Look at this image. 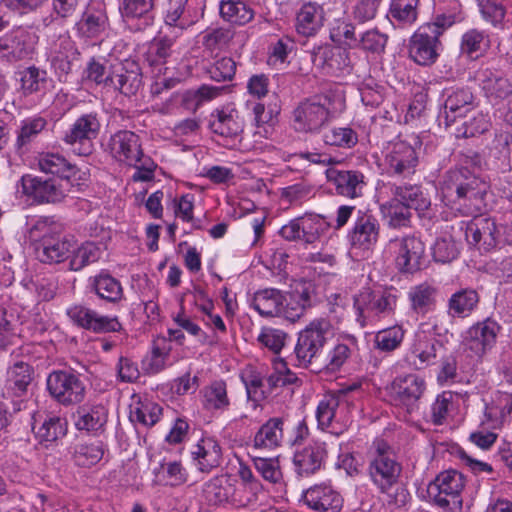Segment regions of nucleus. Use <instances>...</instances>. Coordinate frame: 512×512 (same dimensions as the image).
<instances>
[{
  "instance_id": "16",
  "label": "nucleus",
  "mask_w": 512,
  "mask_h": 512,
  "mask_svg": "<svg viewBox=\"0 0 512 512\" xmlns=\"http://www.w3.org/2000/svg\"><path fill=\"white\" fill-rule=\"evenodd\" d=\"M108 149L116 161L126 165H138L144 156L139 136L128 130L114 133L109 139Z\"/></svg>"
},
{
  "instance_id": "25",
  "label": "nucleus",
  "mask_w": 512,
  "mask_h": 512,
  "mask_svg": "<svg viewBox=\"0 0 512 512\" xmlns=\"http://www.w3.org/2000/svg\"><path fill=\"white\" fill-rule=\"evenodd\" d=\"M326 456L325 443L313 442L295 452L293 463L299 475L310 476L321 469Z\"/></svg>"
},
{
  "instance_id": "2",
  "label": "nucleus",
  "mask_w": 512,
  "mask_h": 512,
  "mask_svg": "<svg viewBox=\"0 0 512 512\" xmlns=\"http://www.w3.org/2000/svg\"><path fill=\"white\" fill-rule=\"evenodd\" d=\"M334 104L333 97L323 93L303 99L292 113L294 129L304 133H319L336 117Z\"/></svg>"
},
{
  "instance_id": "32",
  "label": "nucleus",
  "mask_w": 512,
  "mask_h": 512,
  "mask_svg": "<svg viewBox=\"0 0 512 512\" xmlns=\"http://www.w3.org/2000/svg\"><path fill=\"white\" fill-rule=\"evenodd\" d=\"M391 194L396 200L401 201L407 207L419 213L425 212L431 206L430 197L419 185H393L391 187Z\"/></svg>"
},
{
  "instance_id": "59",
  "label": "nucleus",
  "mask_w": 512,
  "mask_h": 512,
  "mask_svg": "<svg viewBox=\"0 0 512 512\" xmlns=\"http://www.w3.org/2000/svg\"><path fill=\"white\" fill-rule=\"evenodd\" d=\"M322 138L325 144L341 148H352L358 142L357 133L350 127H333Z\"/></svg>"
},
{
  "instance_id": "47",
  "label": "nucleus",
  "mask_w": 512,
  "mask_h": 512,
  "mask_svg": "<svg viewBox=\"0 0 512 512\" xmlns=\"http://www.w3.org/2000/svg\"><path fill=\"white\" fill-rule=\"evenodd\" d=\"M155 482L178 486L186 482L187 475L185 469L180 462H159L158 466L153 469Z\"/></svg>"
},
{
  "instance_id": "28",
  "label": "nucleus",
  "mask_w": 512,
  "mask_h": 512,
  "mask_svg": "<svg viewBox=\"0 0 512 512\" xmlns=\"http://www.w3.org/2000/svg\"><path fill=\"white\" fill-rule=\"evenodd\" d=\"M154 6L155 0H121L119 11L126 22H141L136 26V30H144L154 23V16L151 13Z\"/></svg>"
},
{
  "instance_id": "30",
  "label": "nucleus",
  "mask_w": 512,
  "mask_h": 512,
  "mask_svg": "<svg viewBox=\"0 0 512 512\" xmlns=\"http://www.w3.org/2000/svg\"><path fill=\"white\" fill-rule=\"evenodd\" d=\"M486 95L494 99H505L512 94V82L499 70L483 69L477 76Z\"/></svg>"
},
{
  "instance_id": "26",
  "label": "nucleus",
  "mask_w": 512,
  "mask_h": 512,
  "mask_svg": "<svg viewBox=\"0 0 512 512\" xmlns=\"http://www.w3.org/2000/svg\"><path fill=\"white\" fill-rule=\"evenodd\" d=\"M280 316L290 322L299 320L306 310L312 306L311 285L305 283L297 285L288 297H284Z\"/></svg>"
},
{
  "instance_id": "31",
  "label": "nucleus",
  "mask_w": 512,
  "mask_h": 512,
  "mask_svg": "<svg viewBox=\"0 0 512 512\" xmlns=\"http://www.w3.org/2000/svg\"><path fill=\"white\" fill-rule=\"evenodd\" d=\"M187 3L188 0H168L164 22L175 36H178L196 23V20L186 7Z\"/></svg>"
},
{
  "instance_id": "38",
  "label": "nucleus",
  "mask_w": 512,
  "mask_h": 512,
  "mask_svg": "<svg viewBox=\"0 0 512 512\" xmlns=\"http://www.w3.org/2000/svg\"><path fill=\"white\" fill-rule=\"evenodd\" d=\"M479 295L474 289L465 288L456 291L448 300V314L452 317L469 316L477 307Z\"/></svg>"
},
{
  "instance_id": "57",
  "label": "nucleus",
  "mask_w": 512,
  "mask_h": 512,
  "mask_svg": "<svg viewBox=\"0 0 512 512\" xmlns=\"http://www.w3.org/2000/svg\"><path fill=\"white\" fill-rule=\"evenodd\" d=\"M71 253L69 268L72 271H80L100 258V250L92 242L82 244L76 250L71 251Z\"/></svg>"
},
{
  "instance_id": "7",
  "label": "nucleus",
  "mask_w": 512,
  "mask_h": 512,
  "mask_svg": "<svg viewBox=\"0 0 512 512\" xmlns=\"http://www.w3.org/2000/svg\"><path fill=\"white\" fill-rule=\"evenodd\" d=\"M100 127L96 112L82 114L64 132L62 140L73 146V151L77 155L88 156L92 153V140L97 137Z\"/></svg>"
},
{
  "instance_id": "29",
  "label": "nucleus",
  "mask_w": 512,
  "mask_h": 512,
  "mask_svg": "<svg viewBox=\"0 0 512 512\" xmlns=\"http://www.w3.org/2000/svg\"><path fill=\"white\" fill-rule=\"evenodd\" d=\"M305 503L320 512H338L342 507V497L328 486H314L304 494Z\"/></svg>"
},
{
  "instance_id": "56",
  "label": "nucleus",
  "mask_w": 512,
  "mask_h": 512,
  "mask_svg": "<svg viewBox=\"0 0 512 512\" xmlns=\"http://www.w3.org/2000/svg\"><path fill=\"white\" fill-rule=\"evenodd\" d=\"M418 5L419 0H392L389 12L395 21L410 25L417 19Z\"/></svg>"
},
{
  "instance_id": "3",
  "label": "nucleus",
  "mask_w": 512,
  "mask_h": 512,
  "mask_svg": "<svg viewBox=\"0 0 512 512\" xmlns=\"http://www.w3.org/2000/svg\"><path fill=\"white\" fill-rule=\"evenodd\" d=\"M331 325L326 319L313 320L298 336L295 355L300 366L305 368L316 364L322 358V351L331 337Z\"/></svg>"
},
{
  "instance_id": "46",
  "label": "nucleus",
  "mask_w": 512,
  "mask_h": 512,
  "mask_svg": "<svg viewBox=\"0 0 512 512\" xmlns=\"http://www.w3.org/2000/svg\"><path fill=\"white\" fill-rule=\"evenodd\" d=\"M384 216L388 219V224L393 228L408 227L411 222L412 212L409 207L401 201L396 200L394 196L381 206Z\"/></svg>"
},
{
  "instance_id": "5",
  "label": "nucleus",
  "mask_w": 512,
  "mask_h": 512,
  "mask_svg": "<svg viewBox=\"0 0 512 512\" xmlns=\"http://www.w3.org/2000/svg\"><path fill=\"white\" fill-rule=\"evenodd\" d=\"M464 486L465 480L462 473L451 469L441 472L428 485L427 493L437 506L455 510L462 506L461 492Z\"/></svg>"
},
{
  "instance_id": "42",
  "label": "nucleus",
  "mask_w": 512,
  "mask_h": 512,
  "mask_svg": "<svg viewBox=\"0 0 512 512\" xmlns=\"http://www.w3.org/2000/svg\"><path fill=\"white\" fill-rule=\"evenodd\" d=\"M192 454L198 460L199 469L202 472H207L220 464L221 448L211 439L201 440Z\"/></svg>"
},
{
  "instance_id": "44",
  "label": "nucleus",
  "mask_w": 512,
  "mask_h": 512,
  "mask_svg": "<svg viewBox=\"0 0 512 512\" xmlns=\"http://www.w3.org/2000/svg\"><path fill=\"white\" fill-rule=\"evenodd\" d=\"M360 29V24H353L345 20H338L330 29V39L338 45L346 46L350 49H356Z\"/></svg>"
},
{
  "instance_id": "37",
  "label": "nucleus",
  "mask_w": 512,
  "mask_h": 512,
  "mask_svg": "<svg viewBox=\"0 0 512 512\" xmlns=\"http://www.w3.org/2000/svg\"><path fill=\"white\" fill-rule=\"evenodd\" d=\"M312 62L322 69L342 70L349 65V57L345 51L324 45L313 50Z\"/></svg>"
},
{
  "instance_id": "34",
  "label": "nucleus",
  "mask_w": 512,
  "mask_h": 512,
  "mask_svg": "<svg viewBox=\"0 0 512 512\" xmlns=\"http://www.w3.org/2000/svg\"><path fill=\"white\" fill-rule=\"evenodd\" d=\"M34 370L23 361L14 363L7 371L6 389L16 397L24 396L33 380Z\"/></svg>"
},
{
  "instance_id": "54",
  "label": "nucleus",
  "mask_w": 512,
  "mask_h": 512,
  "mask_svg": "<svg viewBox=\"0 0 512 512\" xmlns=\"http://www.w3.org/2000/svg\"><path fill=\"white\" fill-rule=\"evenodd\" d=\"M104 455V448L101 442L78 444L74 448L73 460L76 465L90 467L98 463Z\"/></svg>"
},
{
  "instance_id": "50",
  "label": "nucleus",
  "mask_w": 512,
  "mask_h": 512,
  "mask_svg": "<svg viewBox=\"0 0 512 512\" xmlns=\"http://www.w3.org/2000/svg\"><path fill=\"white\" fill-rule=\"evenodd\" d=\"M46 124V120L41 117L22 121L15 144L17 151L26 152L27 146L39 135Z\"/></svg>"
},
{
  "instance_id": "13",
  "label": "nucleus",
  "mask_w": 512,
  "mask_h": 512,
  "mask_svg": "<svg viewBox=\"0 0 512 512\" xmlns=\"http://www.w3.org/2000/svg\"><path fill=\"white\" fill-rule=\"evenodd\" d=\"M418 163L416 149L403 141L393 144L385 156L386 171L391 176L409 177L416 172Z\"/></svg>"
},
{
  "instance_id": "49",
  "label": "nucleus",
  "mask_w": 512,
  "mask_h": 512,
  "mask_svg": "<svg viewBox=\"0 0 512 512\" xmlns=\"http://www.w3.org/2000/svg\"><path fill=\"white\" fill-rule=\"evenodd\" d=\"M220 14L226 21L244 25L253 19V10L242 1H222Z\"/></svg>"
},
{
  "instance_id": "52",
  "label": "nucleus",
  "mask_w": 512,
  "mask_h": 512,
  "mask_svg": "<svg viewBox=\"0 0 512 512\" xmlns=\"http://www.w3.org/2000/svg\"><path fill=\"white\" fill-rule=\"evenodd\" d=\"M436 289L427 283L413 287L409 292L411 306L417 313L428 312L435 303Z\"/></svg>"
},
{
  "instance_id": "48",
  "label": "nucleus",
  "mask_w": 512,
  "mask_h": 512,
  "mask_svg": "<svg viewBox=\"0 0 512 512\" xmlns=\"http://www.w3.org/2000/svg\"><path fill=\"white\" fill-rule=\"evenodd\" d=\"M359 37L357 48L372 54H380L384 52L388 35L381 32L377 27L364 30L363 27L359 30Z\"/></svg>"
},
{
  "instance_id": "55",
  "label": "nucleus",
  "mask_w": 512,
  "mask_h": 512,
  "mask_svg": "<svg viewBox=\"0 0 512 512\" xmlns=\"http://www.w3.org/2000/svg\"><path fill=\"white\" fill-rule=\"evenodd\" d=\"M302 240L312 244L328 230V223L319 215H306L300 217Z\"/></svg>"
},
{
  "instance_id": "43",
  "label": "nucleus",
  "mask_w": 512,
  "mask_h": 512,
  "mask_svg": "<svg viewBox=\"0 0 512 512\" xmlns=\"http://www.w3.org/2000/svg\"><path fill=\"white\" fill-rule=\"evenodd\" d=\"M33 430L41 442H54L65 436L67 423L65 419L51 414L46 416L39 427L35 423Z\"/></svg>"
},
{
  "instance_id": "58",
  "label": "nucleus",
  "mask_w": 512,
  "mask_h": 512,
  "mask_svg": "<svg viewBox=\"0 0 512 512\" xmlns=\"http://www.w3.org/2000/svg\"><path fill=\"white\" fill-rule=\"evenodd\" d=\"M489 47L488 36L482 31L471 29L463 34L461 39V52L471 58L478 57Z\"/></svg>"
},
{
  "instance_id": "1",
  "label": "nucleus",
  "mask_w": 512,
  "mask_h": 512,
  "mask_svg": "<svg viewBox=\"0 0 512 512\" xmlns=\"http://www.w3.org/2000/svg\"><path fill=\"white\" fill-rule=\"evenodd\" d=\"M487 184L469 174L467 170H451L447 172L442 192L455 204L464 215L480 213L485 208Z\"/></svg>"
},
{
  "instance_id": "60",
  "label": "nucleus",
  "mask_w": 512,
  "mask_h": 512,
  "mask_svg": "<svg viewBox=\"0 0 512 512\" xmlns=\"http://www.w3.org/2000/svg\"><path fill=\"white\" fill-rule=\"evenodd\" d=\"M162 414V408L150 401L139 403L130 414V419L144 426L155 425Z\"/></svg>"
},
{
  "instance_id": "45",
  "label": "nucleus",
  "mask_w": 512,
  "mask_h": 512,
  "mask_svg": "<svg viewBox=\"0 0 512 512\" xmlns=\"http://www.w3.org/2000/svg\"><path fill=\"white\" fill-rule=\"evenodd\" d=\"M203 407L208 411L225 410L230 402L227 395L226 384L223 381H214L202 390Z\"/></svg>"
},
{
  "instance_id": "19",
  "label": "nucleus",
  "mask_w": 512,
  "mask_h": 512,
  "mask_svg": "<svg viewBox=\"0 0 512 512\" xmlns=\"http://www.w3.org/2000/svg\"><path fill=\"white\" fill-rule=\"evenodd\" d=\"M431 29V27L420 26L411 38L410 57L419 65L433 64L438 58L441 43Z\"/></svg>"
},
{
  "instance_id": "22",
  "label": "nucleus",
  "mask_w": 512,
  "mask_h": 512,
  "mask_svg": "<svg viewBox=\"0 0 512 512\" xmlns=\"http://www.w3.org/2000/svg\"><path fill=\"white\" fill-rule=\"evenodd\" d=\"M326 177L341 196L354 199L363 195L366 183L364 175L359 171L329 168L326 170Z\"/></svg>"
},
{
  "instance_id": "61",
  "label": "nucleus",
  "mask_w": 512,
  "mask_h": 512,
  "mask_svg": "<svg viewBox=\"0 0 512 512\" xmlns=\"http://www.w3.org/2000/svg\"><path fill=\"white\" fill-rule=\"evenodd\" d=\"M340 403L339 396H335L334 394L325 396L324 399L319 402L316 417L321 428L324 429L331 426Z\"/></svg>"
},
{
  "instance_id": "17",
  "label": "nucleus",
  "mask_w": 512,
  "mask_h": 512,
  "mask_svg": "<svg viewBox=\"0 0 512 512\" xmlns=\"http://www.w3.org/2000/svg\"><path fill=\"white\" fill-rule=\"evenodd\" d=\"M108 88L125 96L135 95L142 85V72L134 60H125L111 66V79Z\"/></svg>"
},
{
  "instance_id": "64",
  "label": "nucleus",
  "mask_w": 512,
  "mask_h": 512,
  "mask_svg": "<svg viewBox=\"0 0 512 512\" xmlns=\"http://www.w3.org/2000/svg\"><path fill=\"white\" fill-rule=\"evenodd\" d=\"M172 45V39L167 36L154 40L149 47L147 55L150 65L164 64L166 59L172 54Z\"/></svg>"
},
{
  "instance_id": "21",
  "label": "nucleus",
  "mask_w": 512,
  "mask_h": 512,
  "mask_svg": "<svg viewBox=\"0 0 512 512\" xmlns=\"http://www.w3.org/2000/svg\"><path fill=\"white\" fill-rule=\"evenodd\" d=\"M466 240L478 249L489 251L497 244L499 230L495 221L488 217H475L465 230Z\"/></svg>"
},
{
  "instance_id": "14",
  "label": "nucleus",
  "mask_w": 512,
  "mask_h": 512,
  "mask_svg": "<svg viewBox=\"0 0 512 512\" xmlns=\"http://www.w3.org/2000/svg\"><path fill=\"white\" fill-rule=\"evenodd\" d=\"M498 331V324L490 319L473 325L464 340L465 351L471 358H481L495 345Z\"/></svg>"
},
{
  "instance_id": "11",
  "label": "nucleus",
  "mask_w": 512,
  "mask_h": 512,
  "mask_svg": "<svg viewBox=\"0 0 512 512\" xmlns=\"http://www.w3.org/2000/svg\"><path fill=\"white\" fill-rule=\"evenodd\" d=\"M38 37L24 28H16L0 37V60L15 63L30 57Z\"/></svg>"
},
{
  "instance_id": "10",
  "label": "nucleus",
  "mask_w": 512,
  "mask_h": 512,
  "mask_svg": "<svg viewBox=\"0 0 512 512\" xmlns=\"http://www.w3.org/2000/svg\"><path fill=\"white\" fill-rule=\"evenodd\" d=\"M22 191L38 203H59L67 195L68 182L26 174L21 177Z\"/></svg>"
},
{
  "instance_id": "53",
  "label": "nucleus",
  "mask_w": 512,
  "mask_h": 512,
  "mask_svg": "<svg viewBox=\"0 0 512 512\" xmlns=\"http://www.w3.org/2000/svg\"><path fill=\"white\" fill-rule=\"evenodd\" d=\"M437 347H441V344L434 337L420 332L416 334L412 354L419 359L420 365L429 364L436 358Z\"/></svg>"
},
{
  "instance_id": "6",
  "label": "nucleus",
  "mask_w": 512,
  "mask_h": 512,
  "mask_svg": "<svg viewBox=\"0 0 512 512\" xmlns=\"http://www.w3.org/2000/svg\"><path fill=\"white\" fill-rule=\"evenodd\" d=\"M397 303V296L392 288H363L354 297V308L357 311V321L363 327L368 315L381 316L391 314Z\"/></svg>"
},
{
  "instance_id": "51",
  "label": "nucleus",
  "mask_w": 512,
  "mask_h": 512,
  "mask_svg": "<svg viewBox=\"0 0 512 512\" xmlns=\"http://www.w3.org/2000/svg\"><path fill=\"white\" fill-rule=\"evenodd\" d=\"M59 230L60 226L50 217H39L29 224L27 237L35 249L36 244L42 243L46 238L53 236Z\"/></svg>"
},
{
  "instance_id": "23",
  "label": "nucleus",
  "mask_w": 512,
  "mask_h": 512,
  "mask_svg": "<svg viewBox=\"0 0 512 512\" xmlns=\"http://www.w3.org/2000/svg\"><path fill=\"white\" fill-rule=\"evenodd\" d=\"M72 242L61 235L60 230L53 236L36 244V258L45 264H58L65 261L71 254Z\"/></svg>"
},
{
  "instance_id": "36",
  "label": "nucleus",
  "mask_w": 512,
  "mask_h": 512,
  "mask_svg": "<svg viewBox=\"0 0 512 512\" xmlns=\"http://www.w3.org/2000/svg\"><path fill=\"white\" fill-rule=\"evenodd\" d=\"M38 166L42 172L58 175L67 182L79 172L64 156L58 153H43L38 158Z\"/></svg>"
},
{
  "instance_id": "39",
  "label": "nucleus",
  "mask_w": 512,
  "mask_h": 512,
  "mask_svg": "<svg viewBox=\"0 0 512 512\" xmlns=\"http://www.w3.org/2000/svg\"><path fill=\"white\" fill-rule=\"evenodd\" d=\"M283 439V420L271 418L263 424L254 437L256 449H273L280 446Z\"/></svg>"
},
{
  "instance_id": "62",
  "label": "nucleus",
  "mask_w": 512,
  "mask_h": 512,
  "mask_svg": "<svg viewBox=\"0 0 512 512\" xmlns=\"http://www.w3.org/2000/svg\"><path fill=\"white\" fill-rule=\"evenodd\" d=\"M404 330L401 326H393L377 332L375 336L376 347L382 351H392L402 342Z\"/></svg>"
},
{
  "instance_id": "27",
  "label": "nucleus",
  "mask_w": 512,
  "mask_h": 512,
  "mask_svg": "<svg viewBox=\"0 0 512 512\" xmlns=\"http://www.w3.org/2000/svg\"><path fill=\"white\" fill-rule=\"evenodd\" d=\"M380 225L372 215L362 213L349 233V240L354 247L369 249L379 238Z\"/></svg>"
},
{
  "instance_id": "8",
  "label": "nucleus",
  "mask_w": 512,
  "mask_h": 512,
  "mask_svg": "<svg viewBox=\"0 0 512 512\" xmlns=\"http://www.w3.org/2000/svg\"><path fill=\"white\" fill-rule=\"evenodd\" d=\"M47 389L58 403L65 406L78 404L85 398L84 383L71 371L57 370L50 373Z\"/></svg>"
},
{
  "instance_id": "12",
  "label": "nucleus",
  "mask_w": 512,
  "mask_h": 512,
  "mask_svg": "<svg viewBox=\"0 0 512 512\" xmlns=\"http://www.w3.org/2000/svg\"><path fill=\"white\" fill-rule=\"evenodd\" d=\"M67 315L75 325L94 333L117 332L122 328L117 317L100 315L83 304H76L68 308Z\"/></svg>"
},
{
  "instance_id": "15",
  "label": "nucleus",
  "mask_w": 512,
  "mask_h": 512,
  "mask_svg": "<svg viewBox=\"0 0 512 512\" xmlns=\"http://www.w3.org/2000/svg\"><path fill=\"white\" fill-rule=\"evenodd\" d=\"M390 243L397 249L396 265L401 272L420 270L425 255V246L420 238L409 235L392 239Z\"/></svg>"
},
{
  "instance_id": "41",
  "label": "nucleus",
  "mask_w": 512,
  "mask_h": 512,
  "mask_svg": "<svg viewBox=\"0 0 512 512\" xmlns=\"http://www.w3.org/2000/svg\"><path fill=\"white\" fill-rule=\"evenodd\" d=\"M489 123L481 112L476 107L467 118L458 120L456 125H453V132L456 137L469 138L478 134H482L488 130Z\"/></svg>"
},
{
  "instance_id": "20",
  "label": "nucleus",
  "mask_w": 512,
  "mask_h": 512,
  "mask_svg": "<svg viewBox=\"0 0 512 512\" xmlns=\"http://www.w3.org/2000/svg\"><path fill=\"white\" fill-rule=\"evenodd\" d=\"M475 97L467 88H458L447 94L444 102V119L446 127H453L458 120L467 118L473 112Z\"/></svg>"
},
{
  "instance_id": "63",
  "label": "nucleus",
  "mask_w": 512,
  "mask_h": 512,
  "mask_svg": "<svg viewBox=\"0 0 512 512\" xmlns=\"http://www.w3.org/2000/svg\"><path fill=\"white\" fill-rule=\"evenodd\" d=\"M286 338L287 334L284 331L272 327H264L257 340L261 345L278 354L284 347Z\"/></svg>"
},
{
  "instance_id": "33",
  "label": "nucleus",
  "mask_w": 512,
  "mask_h": 512,
  "mask_svg": "<svg viewBox=\"0 0 512 512\" xmlns=\"http://www.w3.org/2000/svg\"><path fill=\"white\" fill-rule=\"evenodd\" d=\"M74 422L78 430L97 433L107 422V410L102 405L80 406L74 414Z\"/></svg>"
},
{
  "instance_id": "40",
  "label": "nucleus",
  "mask_w": 512,
  "mask_h": 512,
  "mask_svg": "<svg viewBox=\"0 0 512 512\" xmlns=\"http://www.w3.org/2000/svg\"><path fill=\"white\" fill-rule=\"evenodd\" d=\"M92 290L103 300L117 303L123 298L120 281L110 274L100 273L92 280Z\"/></svg>"
},
{
  "instance_id": "35",
  "label": "nucleus",
  "mask_w": 512,
  "mask_h": 512,
  "mask_svg": "<svg viewBox=\"0 0 512 512\" xmlns=\"http://www.w3.org/2000/svg\"><path fill=\"white\" fill-rule=\"evenodd\" d=\"M284 296L278 289L267 288L257 291L252 299L251 306L265 317L280 316Z\"/></svg>"
},
{
  "instance_id": "9",
  "label": "nucleus",
  "mask_w": 512,
  "mask_h": 512,
  "mask_svg": "<svg viewBox=\"0 0 512 512\" xmlns=\"http://www.w3.org/2000/svg\"><path fill=\"white\" fill-rule=\"evenodd\" d=\"M423 377L409 373L397 376L391 383V397L396 405L412 413L419 408V401L426 391Z\"/></svg>"
},
{
  "instance_id": "18",
  "label": "nucleus",
  "mask_w": 512,
  "mask_h": 512,
  "mask_svg": "<svg viewBox=\"0 0 512 512\" xmlns=\"http://www.w3.org/2000/svg\"><path fill=\"white\" fill-rule=\"evenodd\" d=\"M208 127L222 138L235 140L244 131V120L237 109L226 106L211 112Z\"/></svg>"
},
{
  "instance_id": "24",
  "label": "nucleus",
  "mask_w": 512,
  "mask_h": 512,
  "mask_svg": "<svg viewBox=\"0 0 512 512\" xmlns=\"http://www.w3.org/2000/svg\"><path fill=\"white\" fill-rule=\"evenodd\" d=\"M325 21V11L317 2L301 5L295 17V30L299 35L311 37L318 33Z\"/></svg>"
},
{
  "instance_id": "4",
  "label": "nucleus",
  "mask_w": 512,
  "mask_h": 512,
  "mask_svg": "<svg viewBox=\"0 0 512 512\" xmlns=\"http://www.w3.org/2000/svg\"><path fill=\"white\" fill-rule=\"evenodd\" d=\"M401 473L393 449L383 440H376L369 463V475L381 492L392 490Z\"/></svg>"
}]
</instances>
